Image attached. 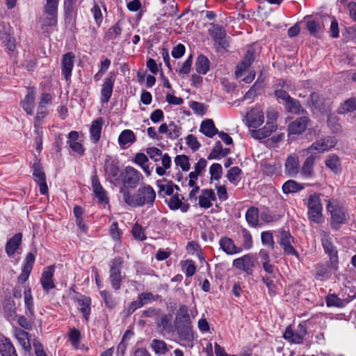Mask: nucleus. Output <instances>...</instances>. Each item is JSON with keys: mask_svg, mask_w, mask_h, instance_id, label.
I'll return each instance as SVG.
<instances>
[{"mask_svg": "<svg viewBox=\"0 0 356 356\" xmlns=\"http://www.w3.org/2000/svg\"><path fill=\"white\" fill-rule=\"evenodd\" d=\"M268 120L266 124L260 129L264 122V114L259 107H254L246 113L245 124L250 130L251 136L255 139L261 140L268 137L277 129V125L273 122L277 116V113L271 111L268 113Z\"/></svg>", "mask_w": 356, "mask_h": 356, "instance_id": "nucleus-1", "label": "nucleus"}, {"mask_svg": "<svg viewBox=\"0 0 356 356\" xmlns=\"http://www.w3.org/2000/svg\"><path fill=\"white\" fill-rule=\"evenodd\" d=\"M175 325L181 340L189 342L193 339V332L188 313H178L176 316Z\"/></svg>", "mask_w": 356, "mask_h": 356, "instance_id": "nucleus-2", "label": "nucleus"}, {"mask_svg": "<svg viewBox=\"0 0 356 356\" xmlns=\"http://www.w3.org/2000/svg\"><path fill=\"white\" fill-rule=\"evenodd\" d=\"M307 205L309 218L315 223H322L324 221V217L322 213L323 205L319 195L316 193L311 194L309 196Z\"/></svg>", "mask_w": 356, "mask_h": 356, "instance_id": "nucleus-3", "label": "nucleus"}, {"mask_svg": "<svg viewBox=\"0 0 356 356\" xmlns=\"http://www.w3.org/2000/svg\"><path fill=\"white\" fill-rule=\"evenodd\" d=\"M327 210L330 213L332 225L335 228L338 225L343 224L347 220L348 214L346 209L337 201L328 200Z\"/></svg>", "mask_w": 356, "mask_h": 356, "instance_id": "nucleus-4", "label": "nucleus"}, {"mask_svg": "<svg viewBox=\"0 0 356 356\" xmlns=\"http://www.w3.org/2000/svg\"><path fill=\"white\" fill-rule=\"evenodd\" d=\"M337 144V140L334 137L326 136L314 142L308 148L302 149L303 154L312 152L323 153L333 148Z\"/></svg>", "mask_w": 356, "mask_h": 356, "instance_id": "nucleus-5", "label": "nucleus"}, {"mask_svg": "<svg viewBox=\"0 0 356 356\" xmlns=\"http://www.w3.org/2000/svg\"><path fill=\"white\" fill-rule=\"evenodd\" d=\"M123 264V259L121 257H115L113 259L110 268V280L112 286L118 290L121 285V268Z\"/></svg>", "mask_w": 356, "mask_h": 356, "instance_id": "nucleus-6", "label": "nucleus"}, {"mask_svg": "<svg viewBox=\"0 0 356 356\" xmlns=\"http://www.w3.org/2000/svg\"><path fill=\"white\" fill-rule=\"evenodd\" d=\"M307 329L302 324H299L296 330H293L291 325L288 326L284 333L283 337L290 343L300 344L303 342Z\"/></svg>", "mask_w": 356, "mask_h": 356, "instance_id": "nucleus-7", "label": "nucleus"}, {"mask_svg": "<svg viewBox=\"0 0 356 356\" xmlns=\"http://www.w3.org/2000/svg\"><path fill=\"white\" fill-rule=\"evenodd\" d=\"M136 196L137 205L140 207L144 204H152L155 200L156 193L151 186H147L140 188Z\"/></svg>", "mask_w": 356, "mask_h": 356, "instance_id": "nucleus-8", "label": "nucleus"}, {"mask_svg": "<svg viewBox=\"0 0 356 356\" xmlns=\"http://www.w3.org/2000/svg\"><path fill=\"white\" fill-rule=\"evenodd\" d=\"M33 175L35 178V181L39 185L40 193L42 195L47 194L48 192V186L46 183L45 174L40 163L37 162L33 164Z\"/></svg>", "mask_w": 356, "mask_h": 356, "instance_id": "nucleus-9", "label": "nucleus"}, {"mask_svg": "<svg viewBox=\"0 0 356 356\" xmlns=\"http://www.w3.org/2000/svg\"><path fill=\"white\" fill-rule=\"evenodd\" d=\"M233 266L245 271L248 275H251L254 266V257L252 254H248L236 259L233 261Z\"/></svg>", "mask_w": 356, "mask_h": 356, "instance_id": "nucleus-10", "label": "nucleus"}, {"mask_svg": "<svg viewBox=\"0 0 356 356\" xmlns=\"http://www.w3.org/2000/svg\"><path fill=\"white\" fill-rule=\"evenodd\" d=\"M74 54L72 52L66 53L63 56L61 70L66 81L70 80L72 70L74 67Z\"/></svg>", "mask_w": 356, "mask_h": 356, "instance_id": "nucleus-11", "label": "nucleus"}, {"mask_svg": "<svg viewBox=\"0 0 356 356\" xmlns=\"http://www.w3.org/2000/svg\"><path fill=\"white\" fill-rule=\"evenodd\" d=\"M115 80V75L113 73H110L104 81L101 90V99L102 102H108L113 92V88Z\"/></svg>", "mask_w": 356, "mask_h": 356, "instance_id": "nucleus-12", "label": "nucleus"}, {"mask_svg": "<svg viewBox=\"0 0 356 356\" xmlns=\"http://www.w3.org/2000/svg\"><path fill=\"white\" fill-rule=\"evenodd\" d=\"M184 197L178 193L171 195V197L167 200V204L171 210L180 209L183 212L188 211L189 204L184 202Z\"/></svg>", "mask_w": 356, "mask_h": 356, "instance_id": "nucleus-13", "label": "nucleus"}, {"mask_svg": "<svg viewBox=\"0 0 356 356\" xmlns=\"http://www.w3.org/2000/svg\"><path fill=\"white\" fill-rule=\"evenodd\" d=\"M14 337L26 351L29 353L31 350V343L30 335L27 332H25L19 328L15 327L13 329Z\"/></svg>", "mask_w": 356, "mask_h": 356, "instance_id": "nucleus-14", "label": "nucleus"}, {"mask_svg": "<svg viewBox=\"0 0 356 356\" xmlns=\"http://www.w3.org/2000/svg\"><path fill=\"white\" fill-rule=\"evenodd\" d=\"M35 259V257L33 253H31V252L28 253V254L26 255V259H25V264L22 268V273L18 277L19 283H24V282H26L28 280L29 275L31 273V271L33 268V266L34 264Z\"/></svg>", "mask_w": 356, "mask_h": 356, "instance_id": "nucleus-15", "label": "nucleus"}, {"mask_svg": "<svg viewBox=\"0 0 356 356\" xmlns=\"http://www.w3.org/2000/svg\"><path fill=\"white\" fill-rule=\"evenodd\" d=\"M308 119L305 117L299 118L291 122L288 126L289 134H300L305 131Z\"/></svg>", "mask_w": 356, "mask_h": 356, "instance_id": "nucleus-16", "label": "nucleus"}, {"mask_svg": "<svg viewBox=\"0 0 356 356\" xmlns=\"http://www.w3.org/2000/svg\"><path fill=\"white\" fill-rule=\"evenodd\" d=\"M140 179V173L132 167H127L124 176V184L133 187L137 185Z\"/></svg>", "mask_w": 356, "mask_h": 356, "instance_id": "nucleus-17", "label": "nucleus"}, {"mask_svg": "<svg viewBox=\"0 0 356 356\" xmlns=\"http://www.w3.org/2000/svg\"><path fill=\"white\" fill-rule=\"evenodd\" d=\"M254 58L253 52L248 51L243 60L236 66L235 74L237 78H241L244 75L246 70L250 67L253 62Z\"/></svg>", "mask_w": 356, "mask_h": 356, "instance_id": "nucleus-18", "label": "nucleus"}, {"mask_svg": "<svg viewBox=\"0 0 356 356\" xmlns=\"http://www.w3.org/2000/svg\"><path fill=\"white\" fill-rule=\"evenodd\" d=\"M216 200V194L212 189H203L199 196L198 204L200 207L208 209L212 206V202Z\"/></svg>", "mask_w": 356, "mask_h": 356, "instance_id": "nucleus-19", "label": "nucleus"}, {"mask_svg": "<svg viewBox=\"0 0 356 356\" xmlns=\"http://www.w3.org/2000/svg\"><path fill=\"white\" fill-rule=\"evenodd\" d=\"M54 272V266H50L47 267L41 277L40 282L42 286V288L45 291H49L51 289L54 287V284L53 282V275Z\"/></svg>", "mask_w": 356, "mask_h": 356, "instance_id": "nucleus-20", "label": "nucleus"}, {"mask_svg": "<svg viewBox=\"0 0 356 356\" xmlns=\"http://www.w3.org/2000/svg\"><path fill=\"white\" fill-rule=\"evenodd\" d=\"M92 188L95 196L98 198L100 203L107 204L108 200L106 192L102 186L99 179L97 176H93L92 178Z\"/></svg>", "mask_w": 356, "mask_h": 356, "instance_id": "nucleus-21", "label": "nucleus"}, {"mask_svg": "<svg viewBox=\"0 0 356 356\" xmlns=\"http://www.w3.org/2000/svg\"><path fill=\"white\" fill-rule=\"evenodd\" d=\"M292 241V237L289 232L284 231L281 233L280 244L282 247L284 253L298 256L297 251L291 245Z\"/></svg>", "mask_w": 356, "mask_h": 356, "instance_id": "nucleus-22", "label": "nucleus"}, {"mask_svg": "<svg viewBox=\"0 0 356 356\" xmlns=\"http://www.w3.org/2000/svg\"><path fill=\"white\" fill-rule=\"evenodd\" d=\"M156 185L159 188V195H171L174 193V189L179 190V187L174 184L172 181L165 179H160L156 181Z\"/></svg>", "mask_w": 356, "mask_h": 356, "instance_id": "nucleus-23", "label": "nucleus"}, {"mask_svg": "<svg viewBox=\"0 0 356 356\" xmlns=\"http://www.w3.org/2000/svg\"><path fill=\"white\" fill-rule=\"evenodd\" d=\"M311 102L312 105L321 112H327L330 108V101L325 99L317 93L311 95Z\"/></svg>", "mask_w": 356, "mask_h": 356, "instance_id": "nucleus-24", "label": "nucleus"}, {"mask_svg": "<svg viewBox=\"0 0 356 356\" xmlns=\"http://www.w3.org/2000/svg\"><path fill=\"white\" fill-rule=\"evenodd\" d=\"M322 244L324 250L329 254L332 262L337 261V251L332 245L331 238L324 232L322 233Z\"/></svg>", "mask_w": 356, "mask_h": 356, "instance_id": "nucleus-25", "label": "nucleus"}, {"mask_svg": "<svg viewBox=\"0 0 356 356\" xmlns=\"http://www.w3.org/2000/svg\"><path fill=\"white\" fill-rule=\"evenodd\" d=\"M78 139L79 133L77 131H72L68 134L67 143L72 151L82 155L84 153V149L82 144L78 141Z\"/></svg>", "mask_w": 356, "mask_h": 356, "instance_id": "nucleus-26", "label": "nucleus"}, {"mask_svg": "<svg viewBox=\"0 0 356 356\" xmlns=\"http://www.w3.org/2000/svg\"><path fill=\"white\" fill-rule=\"evenodd\" d=\"M102 125L103 119L102 118H98L92 122L90 128V134L91 140L95 143H97L100 139Z\"/></svg>", "mask_w": 356, "mask_h": 356, "instance_id": "nucleus-27", "label": "nucleus"}, {"mask_svg": "<svg viewBox=\"0 0 356 356\" xmlns=\"http://www.w3.org/2000/svg\"><path fill=\"white\" fill-rule=\"evenodd\" d=\"M35 92L33 89H29L24 99L21 102V106L25 112L31 115L35 104Z\"/></svg>", "mask_w": 356, "mask_h": 356, "instance_id": "nucleus-28", "label": "nucleus"}, {"mask_svg": "<svg viewBox=\"0 0 356 356\" xmlns=\"http://www.w3.org/2000/svg\"><path fill=\"white\" fill-rule=\"evenodd\" d=\"M0 353L1 356H17L10 340L5 337L0 338Z\"/></svg>", "mask_w": 356, "mask_h": 356, "instance_id": "nucleus-29", "label": "nucleus"}, {"mask_svg": "<svg viewBox=\"0 0 356 356\" xmlns=\"http://www.w3.org/2000/svg\"><path fill=\"white\" fill-rule=\"evenodd\" d=\"M285 168L286 172L290 176L296 175L300 168L298 156L295 154L289 156L285 163Z\"/></svg>", "mask_w": 356, "mask_h": 356, "instance_id": "nucleus-30", "label": "nucleus"}, {"mask_svg": "<svg viewBox=\"0 0 356 356\" xmlns=\"http://www.w3.org/2000/svg\"><path fill=\"white\" fill-rule=\"evenodd\" d=\"M220 245L221 248L228 254H234L239 253L241 251V248L236 247L234 241L229 238L224 237L220 241Z\"/></svg>", "mask_w": 356, "mask_h": 356, "instance_id": "nucleus-31", "label": "nucleus"}, {"mask_svg": "<svg viewBox=\"0 0 356 356\" xmlns=\"http://www.w3.org/2000/svg\"><path fill=\"white\" fill-rule=\"evenodd\" d=\"M22 241V234L20 233L14 235L6 245V252L10 257L13 255L19 248Z\"/></svg>", "mask_w": 356, "mask_h": 356, "instance_id": "nucleus-32", "label": "nucleus"}, {"mask_svg": "<svg viewBox=\"0 0 356 356\" xmlns=\"http://www.w3.org/2000/svg\"><path fill=\"white\" fill-rule=\"evenodd\" d=\"M212 35L216 44L219 47L225 49L228 46L227 41L225 38V32L222 28L215 27L212 31Z\"/></svg>", "mask_w": 356, "mask_h": 356, "instance_id": "nucleus-33", "label": "nucleus"}, {"mask_svg": "<svg viewBox=\"0 0 356 356\" xmlns=\"http://www.w3.org/2000/svg\"><path fill=\"white\" fill-rule=\"evenodd\" d=\"M200 131L206 136L212 138L218 133L213 122L211 120L203 121L200 125Z\"/></svg>", "mask_w": 356, "mask_h": 356, "instance_id": "nucleus-34", "label": "nucleus"}, {"mask_svg": "<svg viewBox=\"0 0 356 356\" xmlns=\"http://www.w3.org/2000/svg\"><path fill=\"white\" fill-rule=\"evenodd\" d=\"M316 156L314 155L309 156L302 164L301 172L303 175L307 177H312L314 175V165L315 163Z\"/></svg>", "mask_w": 356, "mask_h": 356, "instance_id": "nucleus-35", "label": "nucleus"}, {"mask_svg": "<svg viewBox=\"0 0 356 356\" xmlns=\"http://www.w3.org/2000/svg\"><path fill=\"white\" fill-rule=\"evenodd\" d=\"M136 140L134 133L129 129L124 130L119 136L118 142L120 146L134 143Z\"/></svg>", "mask_w": 356, "mask_h": 356, "instance_id": "nucleus-36", "label": "nucleus"}, {"mask_svg": "<svg viewBox=\"0 0 356 356\" xmlns=\"http://www.w3.org/2000/svg\"><path fill=\"white\" fill-rule=\"evenodd\" d=\"M325 165L334 173H337L341 170L339 159L334 154H330L325 160Z\"/></svg>", "mask_w": 356, "mask_h": 356, "instance_id": "nucleus-37", "label": "nucleus"}, {"mask_svg": "<svg viewBox=\"0 0 356 356\" xmlns=\"http://www.w3.org/2000/svg\"><path fill=\"white\" fill-rule=\"evenodd\" d=\"M15 318L19 325L22 327L26 330H31L32 328L33 319L31 313H26V315H17Z\"/></svg>", "mask_w": 356, "mask_h": 356, "instance_id": "nucleus-38", "label": "nucleus"}, {"mask_svg": "<svg viewBox=\"0 0 356 356\" xmlns=\"http://www.w3.org/2000/svg\"><path fill=\"white\" fill-rule=\"evenodd\" d=\"M355 111H356V98H350L340 106L337 112L339 114H345Z\"/></svg>", "mask_w": 356, "mask_h": 356, "instance_id": "nucleus-39", "label": "nucleus"}, {"mask_svg": "<svg viewBox=\"0 0 356 356\" xmlns=\"http://www.w3.org/2000/svg\"><path fill=\"white\" fill-rule=\"evenodd\" d=\"M285 108L289 112L296 114L302 113L304 108L302 107L298 101L292 99L291 97L284 104Z\"/></svg>", "mask_w": 356, "mask_h": 356, "instance_id": "nucleus-40", "label": "nucleus"}, {"mask_svg": "<svg viewBox=\"0 0 356 356\" xmlns=\"http://www.w3.org/2000/svg\"><path fill=\"white\" fill-rule=\"evenodd\" d=\"M195 68L198 73L205 74L209 69L208 58L204 56H198L195 63Z\"/></svg>", "mask_w": 356, "mask_h": 356, "instance_id": "nucleus-41", "label": "nucleus"}, {"mask_svg": "<svg viewBox=\"0 0 356 356\" xmlns=\"http://www.w3.org/2000/svg\"><path fill=\"white\" fill-rule=\"evenodd\" d=\"M303 188V186L298 184L294 180H289L286 181L282 186L283 193L286 194L290 193H296L301 191Z\"/></svg>", "mask_w": 356, "mask_h": 356, "instance_id": "nucleus-42", "label": "nucleus"}, {"mask_svg": "<svg viewBox=\"0 0 356 356\" xmlns=\"http://www.w3.org/2000/svg\"><path fill=\"white\" fill-rule=\"evenodd\" d=\"M122 30L120 22H118L108 29L105 38L108 40L116 39L121 35Z\"/></svg>", "mask_w": 356, "mask_h": 356, "instance_id": "nucleus-43", "label": "nucleus"}, {"mask_svg": "<svg viewBox=\"0 0 356 356\" xmlns=\"http://www.w3.org/2000/svg\"><path fill=\"white\" fill-rule=\"evenodd\" d=\"M151 347L156 354L164 355L169 350L168 345L162 340H153Z\"/></svg>", "mask_w": 356, "mask_h": 356, "instance_id": "nucleus-44", "label": "nucleus"}, {"mask_svg": "<svg viewBox=\"0 0 356 356\" xmlns=\"http://www.w3.org/2000/svg\"><path fill=\"white\" fill-rule=\"evenodd\" d=\"M245 218L247 222L251 226H256L259 220V211L257 208H250L245 213Z\"/></svg>", "mask_w": 356, "mask_h": 356, "instance_id": "nucleus-45", "label": "nucleus"}, {"mask_svg": "<svg viewBox=\"0 0 356 356\" xmlns=\"http://www.w3.org/2000/svg\"><path fill=\"white\" fill-rule=\"evenodd\" d=\"M81 339V334L79 331L75 328L70 329L69 332V340L72 344V346L75 349L81 348V346L80 344Z\"/></svg>", "mask_w": 356, "mask_h": 356, "instance_id": "nucleus-46", "label": "nucleus"}, {"mask_svg": "<svg viewBox=\"0 0 356 356\" xmlns=\"http://www.w3.org/2000/svg\"><path fill=\"white\" fill-rule=\"evenodd\" d=\"M104 170L107 175L113 177H117L119 174V168L113 161H111L110 156H108L106 160Z\"/></svg>", "mask_w": 356, "mask_h": 356, "instance_id": "nucleus-47", "label": "nucleus"}, {"mask_svg": "<svg viewBox=\"0 0 356 356\" xmlns=\"http://www.w3.org/2000/svg\"><path fill=\"white\" fill-rule=\"evenodd\" d=\"M73 211H74V216L76 217V221L77 225L84 233H86L88 227L83 223V211L82 208L79 206H75L74 207Z\"/></svg>", "mask_w": 356, "mask_h": 356, "instance_id": "nucleus-48", "label": "nucleus"}, {"mask_svg": "<svg viewBox=\"0 0 356 356\" xmlns=\"http://www.w3.org/2000/svg\"><path fill=\"white\" fill-rule=\"evenodd\" d=\"M56 16L57 14L47 15V16L40 21L42 28L47 31L50 27L55 26L57 24Z\"/></svg>", "mask_w": 356, "mask_h": 356, "instance_id": "nucleus-49", "label": "nucleus"}, {"mask_svg": "<svg viewBox=\"0 0 356 356\" xmlns=\"http://www.w3.org/2000/svg\"><path fill=\"white\" fill-rule=\"evenodd\" d=\"M77 309L81 312H86L90 310V298L86 296H81L76 300Z\"/></svg>", "mask_w": 356, "mask_h": 356, "instance_id": "nucleus-50", "label": "nucleus"}, {"mask_svg": "<svg viewBox=\"0 0 356 356\" xmlns=\"http://www.w3.org/2000/svg\"><path fill=\"white\" fill-rule=\"evenodd\" d=\"M327 305L330 307H343L346 304V301L344 300H341L335 295H329L326 298Z\"/></svg>", "mask_w": 356, "mask_h": 356, "instance_id": "nucleus-51", "label": "nucleus"}, {"mask_svg": "<svg viewBox=\"0 0 356 356\" xmlns=\"http://www.w3.org/2000/svg\"><path fill=\"white\" fill-rule=\"evenodd\" d=\"M175 162L177 165L181 167L182 170L188 171L190 169V163L188 157L186 155H178L175 159Z\"/></svg>", "mask_w": 356, "mask_h": 356, "instance_id": "nucleus-52", "label": "nucleus"}, {"mask_svg": "<svg viewBox=\"0 0 356 356\" xmlns=\"http://www.w3.org/2000/svg\"><path fill=\"white\" fill-rule=\"evenodd\" d=\"M327 125L328 127L332 129V131L334 133H337L341 129V124L339 123L338 118L333 115L330 114L328 116L327 120Z\"/></svg>", "mask_w": 356, "mask_h": 356, "instance_id": "nucleus-53", "label": "nucleus"}, {"mask_svg": "<svg viewBox=\"0 0 356 356\" xmlns=\"http://www.w3.org/2000/svg\"><path fill=\"white\" fill-rule=\"evenodd\" d=\"M58 0H46L44 11L46 15L57 14Z\"/></svg>", "mask_w": 356, "mask_h": 356, "instance_id": "nucleus-54", "label": "nucleus"}, {"mask_svg": "<svg viewBox=\"0 0 356 356\" xmlns=\"http://www.w3.org/2000/svg\"><path fill=\"white\" fill-rule=\"evenodd\" d=\"M241 174V170L239 168L232 167L229 170H228L226 175V177L227 178L229 182L235 184Z\"/></svg>", "mask_w": 356, "mask_h": 356, "instance_id": "nucleus-55", "label": "nucleus"}, {"mask_svg": "<svg viewBox=\"0 0 356 356\" xmlns=\"http://www.w3.org/2000/svg\"><path fill=\"white\" fill-rule=\"evenodd\" d=\"M222 170V166L219 163L212 164L209 169L211 179H219L221 177Z\"/></svg>", "mask_w": 356, "mask_h": 356, "instance_id": "nucleus-56", "label": "nucleus"}, {"mask_svg": "<svg viewBox=\"0 0 356 356\" xmlns=\"http://www.w3.org/2000/svg\"><path fill=\"white\" fill-rule=\"evenodd\" d=\"M261 242L265 245H268L271 249H273L275 243L273 241V234L270 232H264L261 233Z\"/></svg>", "mask_w": 356, "mask_h": 356, "instance_id": "nucleus-57", "label": "nucleus"}, {"mask_svg": "<svg viewBox=\"0 0 356 356\" xmlns=\"http://www.w3.org/2000/svg\"><path fill=\"white\" fill-rule=\"evenodd\" d=\"M121 193L123 194L124 201L129 205L132 207H138L136 194L131 195L128 191L124 189L121 190Z\"/></svg>", "mask_w": 356, "mask_h": 356, "instance_id": "nucleus-58", "label": "nucleus"}, {"mask_svg": "<svg viewBox=\"0 0 356 356\" xmlns=\"http://www.w3.org/2000/svg\"><path fill=\"white\" fill-rule=\"evenodd\" d=\"M91 11L93 14L97 25L99 26L103 20V15L100 7L97 4H95L93 8L91 9Z\"/></svg>", "mask_w": 356, "mask_h": 356, "instance_id": "nucleus-59", "label": "nucleus"}, {"mask_svg": "<svg viewBox=\"0 0 356 356\" xmlns=\"http://www.w3.org/2000/svg\"><path fill=\"white\" fill-rule=\"evenodd\" d=\"M215 353L216 356H250L248 353H243L236 355H228L225 349L220 346L217 343L214 345Z\"/></svg>", "mask_w": 356, "mask_h": 356, "instance_id": "nucleus-60", "label": "nucleus"}, {"mask_svg": "<svg viewBox=\"0 0 356 356\" xmlns=\"http://www.w3.org/2000/svg\"><path fill=\"white\" fill-rule=\"evenodd\" d=\"M154 296L151 293H143L140 294L138 299L137 303H138V306H143L144 304L147 303L149 301L154 300Z\"/></svg>", "mask_w": 356, "mask_h": 356, "instance_id": "nucleus-61", "label": "nucleus"}, {"mask_svg": "<svg viewBox=\"0 0 356 356\" xmlns=\"http://www.w3.org/2000/svg\"><path fill=\"white\" fill-rule=\"evenodd\" d=\"M147 154L154 161H158L162 155V152L156 147H149L147 149Z\"/></svg>", "mask_w": 356, "mask_h": 356, "instance_id": "nucleus-62", "label": "nucleus"}, {"mask_svg": "<svg viewBox=\"0 0 356 356\" xmlns=\"http://www.w3.org/2000/svg\"><path fill=\"white\" fill-rule=\"evenodd\" d=\"M110 234L114 241L119 242V243L120 242L121 232H120V229H118L117 222H113L111 225V228H110Z\"/></svg>", "mask_w": 356, "mask_h": 356, "instance_id": "nucleus-63", "label": "nucleus"}, {"mask_svg": "<svg viewBox=\"0 0 356 356\" xmlns=\"http://www.w3.org/2000/svg\"><path fill=\"white\" fill-rule=\"evenodd\" d=\"M168 137L171 139H176L180 136V128L174 123L169 124Z\"/></svg>", "mask_w": 356, "mask_h": 356, "instance_id": "nucleus-64", "label": "nucleus"}]
</instances>
